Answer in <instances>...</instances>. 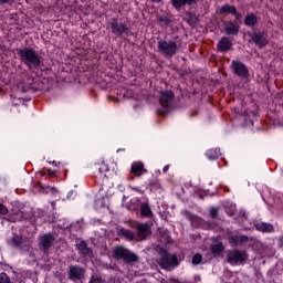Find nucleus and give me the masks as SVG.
<instances>
[{
	"label": "nucleus",
	"mask_w": 283,
	"mask_h": 283,
	"mask_svg": "<svg viewBox=\"0 0 283 283\" xmlns=\"http://www.w3.org/2000/svg\"><path fill=\"white\" fill-rule=\"evenodd\" d=\"M21 63L27 65L29 70H36L43 65V56L34 50V48L24 46L15 50Z\"/></svg>",
	"instance_id": "f257e3e1"
},
{
	"label": "nucleus",
	"mask_w": 283,
	"mask_h": 283,
	"mask_svg": "<svg viewBox=\"0 0 283 283\" xmlns=\"http://www.w3.org/2000/svg\"><path fill=\"white\" fill-rule=\"evenodd\" d=\"M112 258L113 260H116V262H123L128 266H134V264H138V262H140L138 254L134 253L132 250L125 248L124 245L115 247L113 249Z\"/></svg>",
	"instance_id": "f03ea898"
},
{
	"label": "nucleus",
	"mask_w": 283,
	"mask_h": 283,
	"mask_svg": "<svg viewBox=\"0 0 283 283\" xmlns=\"http://www.w3.org/2000/svg\"><path fill=\"white\" fill-rule=\"evenodd\" d=\"M157 50L164 59H174L180 50V45L178 42L174 40H158L157 42Z\"/></svg>",
	"instance_id": "7ed1b4c3"
},
{
	"label": "nucleus",
	"mask_w": 283,
	"mask_h": 283,
	"mask_svg": "<svg viewBox=\"0 0 283 283\" xmlns=\"http://www.w3.org/2000/svg\"><path fill=\"white\" fill-rule=\"evenodd\" d=\"M158 265L165 271H171V266H178V256L170 254L169 251L161 249L159 251Z\"/></svg>",
	"instance_id": "20e7f679"
},
{
	"label": "nucleus",
	"mask_w": 283,
	"mask_h": 283,
	"mask_svg": "<svg viewBox=\"0 0 283 283\" xmlns=\"http://www.w3.org/2000/svg\"><path fill=\"white\" fill-rule=\"evenodd\" d=\"M176 98V94L174 91H161L159 95V103L164 109H157V114L159 116H167L169 114V109L171 107V103Z\"/></svg>",
	"instance_id": "39448f33"
},
{
	"label": "nucleus",
	"mask_w": 283,
	"mask_h": 283,
	"mask_svg": "<svg viewBox=\"0 0 283 283\" xmlns=\"http://www.w3.org/2000/svg\"><path fill=\"white\" fill-rule=\"evenodd\" d=\"M114 36H123L129 34V27L125 22L118 21V18H113L106 25Z\"/></svg>",
	"instance_id": "423d86ee"
},
{
	"label": "nucleus",
	"mask_w": 283,
	"mask_h": 283,
	"mask_svg": "<svg viewBox=\"0 0 283 283\" xmlns=\"http://www.w3.org/2000/svg\"><path fill=\"white\" fill-rule=\"evenodd\" d=\"M87 270L81 265L71 264L67 269V280L70 282H83Z\"/></svg>",
	"instance_id": "0eeeda50"
},
{
	"label": "nucleus",
	"mask_w": 283,
	"mask_h": 283,
	"mask_svg": "<svg viewBox=\"0 0 283 283\" xmlns=\"http://www.w3.org/2000/svg\"><path fill=\"white\" fill-rule=\"evenodd\" d=\"M8 243L11 247H13V249H19V251H21V253H28V251H30V248L32 247V243H30V240L23 239L19 234H13L9 239Z\"/></svg>",
	"instance_id": "6e6552de"
},
{
	"label": "nucleus",
	"mask_w": 283,
	"mask_h": 283,
	"mask_svg": "<svg viewBox=\"0 0 283 283\" xmlns=\"http://www.w3.org/2000/svg\"><path fill=\"white\" fill-rule=\"evenodd\" d=\"M249 260V254L247 251L242 250H231L227 253V263L228 264H244Z\"/></svg>",
	"instance_id": "1a4fd4ad"
},
{
	"label": "nucleus",
	"mask_w": 283,
	"mask_h": 283,
	"mask_svg": "<svg viewBox=\"0 0 283 283\" xmlns=\"http://www.w3.org/2000/svg\"><path fill=\"white\" fill-rule=\"evenodd\" d=\"M39 247L43 251L44 255L50 254V250L54 247V242H56V238L52 233H45L39 237Z\"/></svg>",
	"instance_id": "9d476101"
},
{
	"label": "nucleus",
	"mask_w": 283,
	"mask_h": 283,
	"mask_svg": "<svg viewBox=\"0 0 283 283\" xmlns=\"http://www.w3.org/2000/svg\"><path fill=\"white\" fill-rule=\"evenodd\" d=\"M133 229L136 230V238L143 242V240H147L149 235H151V226L149 223H140L135 222Z\"/></svg>",
	"instance_id": "9b49d317"
},
{
	"label": "nucleus",
	"mask_w": 283,
	"mask_h": 283,
	"mask_svg": "<svg viewBox=\"0 0 283 283\" xmlns=\"http://www.w3.org/2000/svg\"><path fill=\"white\" fill-rule=\"evenodd\" d=\"M230 67L235 76L249 78V67H247L244 63L233 60Z\"/></svg>",
	"instance_id": "f8f14e48"
},
{
	"label": "nucleus",
	"mask_w": 283,
	"mask_h": 283,
	"mask_svg": "<svg viewBox=\"0 0 283 283\" xmlns=\"http://www.w3.org/2000/svg\"><path fill=\"white\" fill-rule=\"evenodd\" d=\"M223 32L228 36H238L240 33V24L234 21H223Z\"/></svg>",
	"instance_id": "ddd939ff"
},
{
	"label": "nucleus",
	"mask_w": 283,
	"mask_h": 283,
	"mask_svg": "<svg viewBox=\"0 0 283 283\" xmlns=\"http://www.w3.org/2000/svg\"><path fill=\"white\" fill-rule=\"evenodd\" d=\"M76 249L85 258H94V250L87 247V242L85 240L77 239Z\"/></svg>",
	"instance_id": "4468645a"
},
{
	"label": "nucleus",
	"mask_w": 283,
	"mask_h": 283,
	"mask_svg": "<svg viewBox=\"0 0 283 283\" xmlns=\"http://www.w3.org/2000/svg\"><path fill=\"white\" fill-rule=\"evenodd\" d=\"M6 220L8 222H23L25 220V212L19 208H13Z\"/></svg>",
	"instance_id": "2eb2a0df"
},
{
	"label": "nucleus",
	"mask_w": 283,
	"mask_h": 283,
	"mask_svg": "<svg viewBox=\"0 0 283 283\" xmlns=\"http://www.w3.org/2000/svg\"><path fill=\"white\" fill-rule=\"evenodd\" d=\"M233 50L231 38L222 36L217 44V52H230Z\"/></svg>",
	"instance_id": "dca6fc26"
},
{
	"label": "nucleus",
	"mask_w": 283,
	"mask_h": 283,
	"mask_svg": "<svg viewBox=\"0 0 283 283\" xmlns=\"http://www.w3.org/2000/svg\"><path fill=\"white\" fill-rule=\"evenodd\" d=\"M251 39L253 43H255V45H258V48H260L261 50L262 48H266V45H269V41L266 40V38H264V33L262 32H253L251 34Z\"/></svg>",
	"instance_id": "f3484780"
},
{
	"label": "nucleus",
	"mask_w": 283,
	"mask_h": 283,
	"mask_svg": "<svg viewBox=\"0 0 283 283\" xmlns=\"http://www.w3.org/2000/svg\"><path fill=\"white\" fill-rule=\"evenodd\" d=\"M130 174L136 176V178H140L143 174H147V169L145 168V164L143 161H135L130 166Z\"/></svg>",
	"instance_id": "a211bd4d"
},
{
	"label": "nucleus",
	"mask_w": 283,
	"mask_h": 283,
	"mask_svg": "<svg viewBox=\"0 0 283 283\" xmlns=\"http://www.w3.org/2000/svg\"><path fill=\"white\" fill-rule=\"evenodd\" d=\"M198 0H171V6L175 10H182L185 6H197Z\"/></svg>",
	"instance_id": "6ab92c4d"
},
{
	"label": "nucleus",
	"mask_w": 283,
	"mask_h": 283,
	"mask_svg": "<svg viewBox=\"0 0 283 283\" xmlns=\"http://www.w3.org/2000/svg\"><path fill=\"white\" fill-rule=\"evenodd\" d=\"M139 213H140V218H154V211H151V207H149V202H142L139 205Z\"/></svg>",
	"instance_id": "aec40b11"
},
{
	"label": "nucleus",
	"mask_w": 283,
	"mask_h": 283,
	"mask_svg": "<svg viewBox=\"0 0 283 283\" xmlns=\"http://www.w3.org/2000/svg\"><path fill=\"white\" fill-rule=\"evenodd\" d=\"M231 247H238L239 244H244V242H249V237L247 235H233L228 238Z\"/></svg>",
	"instance_id": "412c9836"
},
{
	"label": "nucleus",
	"mask_w": 283,
	"mask_h": 283,
	"mask_svg": "<svg viewBox=\"0 0 283 283\" xmlns=\"http://www.w3.org/2000/svg\"><path fill=\"white\" fill-rule=\"evenodd\" d=\"M255 229L256 231H261V233H273L275 231L273 224L264 222L256 223Z\"/></svg>",
	"instance_id": "4be33fe9"
},
{
	"label": "nucleus",
	"mask_w": 283,
	"mask_h": 283,
	"mask_svg": "<svg viewBox=\"0 0 283 283\" xmlns=\"http://www.w3.org/2000/svg\"><path fill=\"white\" fill-rule=\"evenodd\" d=\"M244 25L255 28V25H258V15H255V13H248L244 18Z\"/></svg>",
	"instance_id": "5701e85b"
},
{
	"label": "nucleus",
	"mask_w": 283,
	"mask_h": 283,
	"mask_svg": "<svg viewBox=\"0 0 283 283\" xmlns=\"http://www.w3.org/2000/svg\"><path fill=\"white\" fill-rule=\"evenodd\" d=\"M117 235L125 238L129 242H132L134 240V238H136V234H134V232L132 230H127L125 228H119L117 231Z\"/></svg>",
	"instance_id": "b1692460"
},
{
	"label": "nucleus",
	"mask_w": 283,
	"mask_h": 283,
	"mask_svg": "<svg viewBox=\"0 0 283 283\" xmlns=\"http://www.w3.org/2000/svg\"><path fill=\"white\" fill-rule=\"evenodd\" d=\"M210 251L212 255H214V258H218L219 255H222V253L224 252V245L222 244V242L212 244L210 245Z\"/></svg>",
	"instance_id": "393cba45"
},
{
	"label": "nucleus",
	"mask_w": 283,
	"mask_h": 283,
	"mask_svg": "<svg viewBox=\"0 0 283 283\" xmlns=\"http://www.w3.org/2000/svg\"><path fill=\"white\" fill-rule=\"evenodd\" d=\"M174 20L169 18L168 15H158L157 17V24L160 25V28H167L168 25H171Z\"/></svg>",
	"instance_id": "a878e982"
},
{
	"label": "nucleus",
	"mask_w": 283,
	"mask_h": 283,
	"mask_svg": "<svg viewBox=\"0 0 283 283\" xmlns=\"http://www.w3.org/2000/svg\"><path fill=\"white\" fill-rule=\"evenodd\" d=\"M206 156L209 160H218L222 154L219 148H211L207 150Z\"/></svg>",
	"instance_id": "bb28decb"
},
{
	"label": "nucleus",
	"mask_w": 283,
	"mask_h": 283,
	"mask_svg": "<svg viewBox=\"0 0 283 283\" xmlns=\"http://www.w3.org/2000/svg\"><path fill=\"white\" fill-rule=\"evenodd\" d=\"M235 10V6L224 4L219 9V14H233Z\"/></svg>",
	"instance_id": "cd10ccee"
},
{
	"label": "nucleus",
	"mask_w": 283,
	"mask_h": 283,
	"mask_svg": "<svg viewBox=\"0 0 283 283\" xmlns=\"http://www.w3.org/2000/svg\"><path fill=\"white\" fill-rule=\"evenodd\" d=\"M186 218L191 222L193 227H198L200 224V218L191 212H186Z\"/></svg>",
	"instance_id": "c85d7f7f"
},
{
	"label": "nucleus",
	"mask_w": 283,
	"mask_h": 283,
	"mask_svg": "<svg viewBox=\"0 0 283 283\" xmlns=\"http://www.w3.org/2000/svg\"><path fill=\"white\" fill-rule=\"evenodd\" d=\"M159 238H160V240H171V235L169 234V230L159 229Z\"/></svg>",
	"instance_id": "c756f323"
},
{
	"label": "nucleus",
	"mask_w": 283,
	"mask_h": 283,
	"mask_svg": "<svg viewBox=\"0 0 283 283\" xmlns=\"http://www.w3.org/2000/svg\"><path fill=\"white\" fill-rule=\"evenodd\" d=\"M97 171L99 176H103V174H106V171H109V168L107 167V165H105V163H102V164H98Z\"/></svg>",
	"instance_id": "7c9ffc66"
},
{
	"label": "nucleus",
	"mask_w": 283,
	"mask_h": 283,
	"mask_svg": "<svg viewBox=\"0 0 283 283\" xmlns=\"http://www.w3.org/2000/svg\"><path fill=\"white\" fill-rule=\"evenodd\" d=\"M192 264L195 266H197L198 264H200L202 262V254L200 253H197L192 256V260H191Z\"/></svg>",
	"instance_id": "2f4dec72"
},
{
	"label": "nucleus",
	"mask_w": 283,
	"mask_h": 283,
	"mask_svg": "<svg viewBox=\"0 0 283 283\" xmlns=\"http://www.w3.org/2000/svg\"><path fill=\"white\" fill-rule=\"evenodd\" d=\"M0 283H12V281L4 272H0Z\"/></svg>",
	"instance_id": "473e14b6"
},
{
	"label": "nucleus",
	"mask_w": 283,
	"mask_h": 283,
	"mask_svg": "<svg viewBox=\"0 0 283 283\" xmlns=\"http://www.w3.org/2000/svg\"><path fill=\"white\" fill-rule=\"evenodd\" d=\"M232 17H234L235 19L234 23H240V21L242 20V13H240L238 9H234Z\"/></svg>",
	"instance_id": "72a5a7b5"
},
{
	"label": "nucleus",
	"mask_w": 283,
	"mask_h": 283,
	"mask_svg": "<svg viewBox=\"0 0 283 283\" xmlns=\"http://www.w3.org/2000/svg\"><path fill=\"white\" fill-rule=\"evenodd\" d=\"M0 216H8V207L3 203H0Z\"/></svg>",
	"instance_id": "f704fd0d"
},
{
	"label": "nucleus",
	"mask_w": 283,
	"mask_h": 283,
	"mask_svg": "<svg viewBox=\"0 0 283 283\" xmlns=\"http://www.w3.org/2000/svg\"><path fill=\"white\" fill-rule=\"evenodd\" d=\"M210 218H212V220H216V218H218V209L217 208L210 209Z\"/></svg>",
	"instance_id": "c9c22d12"
},
{
	"label": "nucleus",
	"mask_w": 283,
	"mask_h": 283,
	"mask_svg": "<svg viewBox=\"0 0 283 283\" xmlns=\"http://www.w3.org/2000/svg\"><path fill=\"white\" fill-rule=\"evenodd\" d=\"M42 189H46L48 191H52V193H54V191H56V188L54 187H50V186H40Z\"/></svg>",
	"instance_id": "e433bc0d"
},
{
	"label": "nucleus",
	"mask_w": 283,
	"mask_h": 283,
	"mask_svg": "<svg viewBox=\"0 0 283 283\" xmlns=\"http://www.w3.org/2000/svg\"><path fill=\"white\" fill-rule=\"evenodd\" d=\"M46 172H48V176H50V178H54L56 176V172L53 171L52 169H48Z\"/></svg>",
	"instance_id": "4c0bfd02"
},
{
	"label": "nucleus",
	"mask_w": 283,
	"mask_h": 283,
	"mask_svg": "<svg viewBox=\"0 0 283 283\" xmlns=\"http://www.w3.org/2000/svg\"><path fill=\"white\" fill-rule=\"evenodd\" d=\"M88 283H98V277L92 276Z\"/></svg>",
	"instance_id": "58836bf2"
},
{
	"label": "nucleus",
	"mask_w": 283,
	"mask_h": 283,
	"mask_svg": "<svg viewBox=\"0 0 283 283\" xmlns=\"http://www.w3.org/2000/svg\"><path fill=\"white\" fill-rule=\"evenodd\" d=\"M193 116H198V111H192L190 113V118H193Z\"/></svg>",
	"instance_id": "ea45409f"
},
{
	"label": "nucleus",
	"mask_w": 283,
	"mask_h": 283,
	"mask_svg": "<svg viewBox=\"0 0 283 283\" xmlns=\"http://www.w3.org/2000/svg\"><path fill=\"white\" fill-rule=\"evenodd\" d=\"M170 282H172V283H180V281L178 279H176V277H171Z\"/></svg>",
	"instance_id": "a19ab883"
},
{
	"label": "nucleus",
	"mask_w": 283,
	"mask_h": 283,
	"mask_svg": "<svg viewBox=\"0 0 283 283\" xmlns=\"http://www.w3.org/2000/svg\"><path fill=\"white\" fill-rule=\"evenodd\" d=\"M163 171H164V174H167V171H169V165L165 166Z\"/></svg>",
	"instance_id": "79ce46f5"
},
{
	"label": "nucleus",
	"mask_w": 283,
	"mask_h": 283,
	"mask_svg": "<svg viewBox=\"0 0 283 283\" xmlns=\"http://www.w3.org/2000/svg\"><path fill=\"white\" fill-rule=\"evenodd\" d=\"M163 0H151L153 3H160Z\"/></svg>",
	"instance_id": "37998d69"
},
{
	"label": "nucleus",
	"mask_w": 283,
	"mask_h": 283,
	"mask_svg": "<svg viewBox=\"0 0 283 283\" xmlns=\"http://www.w3.org/2000/svg\"><path fill=\"white\" fill-rule=\"evenodd\" d=\"M10 0H0V3H8Z\"/></svg>",
	"instance_id": "c03bdc74"
},
{
	"label": "nucleus",
	"mask_w": 283,
	"mask_h": 283,
	"mask_svg": "<svg viewBox=\"0 0 283 283\" xmlns=\"http://www.w3.org/2000/svg\"><path fill=\"white\" fill-rule=\"evenodd\" d=\"M199 198H205L202 195H199Z\"/></svg>",
	"instance_id": "a18cd8bd"
},
{
	"label": "nucleus",
	"mask_w": 283,
	"mask_h": 283,
	"mask_svg": "<svg viewBox=\"0 0 283 283\" xmlns=\"http://www.w3.org/2000/svg\"><path fill=\"white\" fill-rule=\"evenodd\" d=\"M130 180H134V177H130Z\"/></svg>",
	"instance_id": "49530a36"
}]
</instances>
